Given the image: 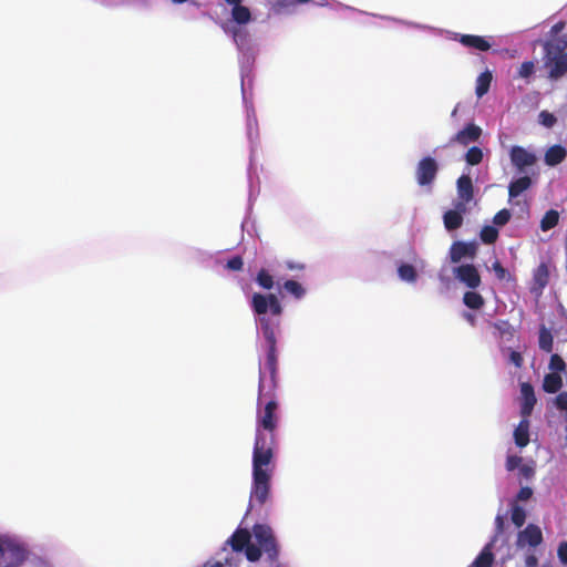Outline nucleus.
<instances>
[{"instance_id": "1", "label": "nucleus", "mask_w": 567, "mask_h": 567, "mask_svg": "<svg viewBox=\"0 0 567 567\" xmlns=\"http://www.w3.org/2000/svg\"><path fill=\"white\" fill-rule=\"evenodd\" d=\"M250 310L259 351L255 439H268L267 434H269V440L274 442L279 426V401L276 391L279 385L278 334L284 307L271 293H255L250 300Z\"/></svg>"}, {"instance_id": "2", "label": "nucleus", "mask_w": 567, "mask_h": 567, "mask_svg": "<svg viewBox=\"0 0 567 567\" xmlns=\"http://www.w3.org/2000/svg\"><path fill=\"white\" fill-rule=\"evenodd\" d=\"M240 75V91L243 105L246 112V135L249 143V164L247 167V181H248V199L246 206L245 218L241 223L243 231H247L251 236V230L256 233L255 220L251 219L252 209L257 197L260 194V181L257 173V166L255 163V153L258 145L259 130L256 111L252 103V90L256 78V70H250L247 74L243 71Z\"/></svg>"}, {"instance_id": "3", "label": "nucleus", "mask_w": 567, "mask_h": 567, "mask_svg": "<svg viewBox=\"0 0 567 567\" xmlns=\"http://www.w3.org/2000/svg\"><path fill=\"white\" fill-rule=\"evenodd\" d=\"M228 7V17L217 22V24L231 39L237 49L239 72L243 71L244 74H247L250 70H256V62L259 55V44L247 28L256 21V16L244 2Z\"/></svg>"}, {"instance_id": "4", "label": "nucleus", "mask_w": 567, "mask_h": 567, "mask_svg": "<svg viewBox=\"0 0 567 567\" xmlns=\"http://www.w3.org/2000/svg\"><path fill=\"white\" fill-rule=\"evenodd\" d=\"M29 561L32 567H51L50 561L33 553L25 539L12 533H0V567H22Z\"/></svg>"}, {"instance_id": "5", "label": "nucleus", "mask_w": 567, "mask_h": 567, "mask_svg": "<svg viewBox=\"0 0 567 567\" xmlns=\"http://www.w3.org/2000/svg\"><path fill=\"white\" fill-rule=\"evenodd\" d=\"M379 18L388 21H393L395 23H400L406 25L409 28H414L417 30L430 31L439 35L445 34L449 40L456 41L464 48L468 49L472 53H481L487 52L493 47V38L488 35H478V34H470V33H458L454 31H450L446 29L435 28L429 24H423L414 21L403 20L399 18H394L391 16H378Z\"/></svg>"}, {"instance_id": "6", "label": "nucleus", "mask_w": 567, "mask_h": 567, "mask_svg": "<svg viewBox=\"0 0 567 567\" xmlns=\"http://www.w3.org/2000/svg\"><path fill=\"white\" fill-rule=\"evenodd\" d=\"M544 544V535L540 526L536 523H527L518 528L514 546L516 550L524 551L525 567H538L539 555L537 548Z\"/></svg>"}, {"instance_id": "7", "label": "nucleus", "mask_w": 567, "mask_h": 567, "mask_svg": "<svg viewBox=\"0 0 567 567\" xmlns=\"http://www.w3.org/2000/svg\"><path fill=\"white\" fill-rule=\"evenodd\" d=\"M276 468V440L255 439L251 455V474L274 476Z\"/></svg>"}, {"instance_id": "8", "label": "nucleus", "mask_w": 567, "mask_h": 567, "mask_svg": "<svg viewBox=\"0 0 567 567\" xmlns=\"http://www.w3.org/2000/svg\"><path fill=\"white\" fill-rule=\"evenodd\" d=\"M252 535L256 544L262 547L268 560L270 563L278 561L280 546L272 528L266 523H255L252 526Z\"/></svg>"}, {"instance_id": "9", "label": "nucleus", "mask_w": 567, "mask_h": 567, "mask_svg": "<svg viewBox=\"0 0 567 567\" xmlns=\"http://www.w3.org/2000/svg\"><path fill=\"white\" fill-rule=\"evenodd\" d=\"M272 477L270 475L251 474L250 496L247 512L254 504L264 506L271 497Z\"/></svg>"}, {"instance_id": "10", "label": "nucleus", "mask_w": 567, "mask_h": 567, "mask_svg": "<svg viewBox=\"0 0 567 567\" xmlns=\"http://www.w3.org/2000/svg\"><path fill=\"white\" fill-rule=\"evenodd\" d=\"M440 172L436 157L427 154L420 158L415 168V179L421 187H432Z\"/></svg>"}, {"instance_id": "11", "label": "nucleus", "mask_w": 567, "mask_h": 567, "mask_svg": "<svg viewBox=\"0 0 567 567\" xmlns=\"http://www.w3.org/2000/svg\"><path fill=\"white\" fill-rule=\"evenodd\" d=\"M480 243L476 239L461 240L456 239L452 243L447 258L451 264L460 265L462 260L473 261L478 254Z\"/></svg>"}, {"instance_id": "12", "label": "nucleus", "mask_w": 567, "mask_h": 567, "mask_svg": "<svg viewBox=\"0 0 567 567\" xmlns=\"http://www.w3.org/2000/svg\"><path fill=\"white\" fill-rule=\"evenodd\" d=\"M452 274L456 281L471 290H476L482 284L478 267L473 262H463L454 266Z\"/></svg>"}, {"instance_id": "13", "label": "nucleus", "mask_w": 567, "mask_h": 567, "mask_svg": "<svg viewBox=\"0 0 567 567\" xmlns=\"http://www.w3.org/2000/svg\"><path fill=\"white\" fill-rule=\"evenodd\" d=\"M482 135L483 128L477 125L473 118H471L464 123L462 128L450 137L446 146L456 144L461 146H468L472 143L480 142Z\"/></svg>"}, {"instance_id": "14", "label": "nucleus", "mask_w": 567, "mask_h": 567, "mask_svg": "<svg viewBox=\"0 0 567 567\" xmlns=\"http://www.w3.org/2000/svg\"><path fill=\"white\" fill-rule=\"evenodd\" d=\"M508 157L513 167H537L536 152L524 146L513 145L508 151Z\"/></svg>"}, {"instance_id": "15", "label": "nucleus", "mask_w": 567, "mask_h": 567, "mask_svg": "<svg viewBox=\"0 0 567 567\" xmlns=\"http://www.w3.org/2000/svg\"><path fill=\"white\" fill-rule=\"evenodd\" d=\"M551 265L549 261L542 260L539 265L533 270V285L530 292L539 296L547 287L550 278Z\"/></svg>"}, {"instance_id": "16", "label": "nucleus", "mask_w": 567, "mask_h": 567, "mask_svg": "<svg viewBox=\"0 0 567 567\" xmlns=\"http://www.w3.org/2000/svg\"><path fill=\"white\" fill-rule=\"evenodd\" d=\"M502 506L499 507L495 519H494V533L489 537L488 542L496 545L497 542L502 540V546H505L509 542V520H508V513H502L501 512Z\"/></svg>"}, {"instance_id": "17", "label": "nucleus", "mask_w": 567, "mask_h": 567, "mask_svg": "<svg viewBox=\"0 0 567 567\" xmlns=\"http://www.w3.org/2000/svg\"><path fill=\"white\" fill-rule=\"evenodd\" d=\"M456 193L460 198L474 199L475 188L473 186V169L464 167L461 176L456 179Z\"/></svg>"}, {"instance_id": "18", "label": "nucleus", "mask_w": 567, "mask_h": 567, "mask_svg": "<svg viewBox=\"0 0 567 567\" xmlns=\"http://www.w3.org/2000/svg\"><path fill=\"white\" fill-rule=\"evenodd\" d=\"M254 281L256 282L257 286H259L261 289L264 290H267V292H262L264 295H268V293H271L274 296H276L280 302H282L281 300V297H279L277 293H274L271 292V290L274 288H277L278 289V285H280L279 282H276L275 281V277L272 276V274L266 269V268H260L255 278H254ZM256 292H252L249 297V300H248V305L250 306V300H251V297L255 295ZM284 305V303H281ZM285 308V306H282Z\"/></svg>"}, {"instance_id": "19", "label": "nucleus", "mask_w": 567, "mask_h": 567, "mask_svg": "<svg viewBox=\"0 0 567 567\" xmlns=\"http://www.w3.org/2000/svg\"><path fill=\"white\" fill-rule=\"evenodd\" d=\"M567 157V147L561 143H556L547 147L543 162L548 167H557Z\"/></svg>"}, {"instance_id": "20", "label": "nucleus", "mask_w": 567, "mask_h": 567, "mask_svg": "<svg viewBox=\"0 0 567 567\" xmlns=\"http://www.w3.org/2000/svg\"><path fill=\"white\" fill-rule=\"evenodd\" d=\"M536 183L534 181L522 178L513 175L511 178L507 190H508V203L513 204V200L520 197L525 192L530 189Z\"/></svg>"}, {"instance_id": "21", "label": "nucleus", "mask_w": 567, "mask_h": 567, "mask_svg": "<svg viewBox=\"0 0 567 567\" xmlns=\"http://www.w3.org/2000/svg\"><path fill=\"white\" fill-rule=\"evenodd\" d=\"M250 539V532L248 527L243 528L241 524L233 532V534L227 538L221 547V551H226L227 547L231 548V554H234V547L237 546H247Z\"/></svg>"}, {"instance_id": "22", "label": "nucleus", "mask_w": 567, "mask_h": 567, "mask_svg": "<svg viewBox=\"0 0 567 567\" xmlns=\"http://www.w3.org/2000/svg\"><path fill=\"white\" fill-rule=\"evenodd\" d=\"M545 69H547V78L553 82L564 78L567 74V50L558 55Z\"/></svg>"}, {"instance_id": "23", "label": "nucleus", "mask_w": 567, "mask_h": 567, "mask_svg": "<svg viewBox=\"0 0 567 567\" xmlns=\"http://www.w3.org/2000/svg\"><path fill=\"white\" fill-rule=\"evenodd\" d=\"M296 4H307L312 2L317 7H326L336 12H355L363 13L351 6L344 4L338 0H295ZM367 14V12H364Z\"/></svg>"}, {"instance_id": "24", "label": "nucleus", "mask_w": 567, "mask_h": 567, "mask_svg": "<svg viewBox=\"0 0 567 567\" xmlns=\"http://www.w3.org/2000/svg\"><path fill=\"white\" fill-rule=\"evenodd\" d=\"M442 219L447 234L455 237L457 235V230L463 226L465 217L460 213L454 212L452 208H447L443 213Z\"/></svg>"}, {"instance_id": "25", "label": "nucleus", "mask_w": 567, "mask_h": 567, "mask_svg": "<svg viewBox=\"0 0 567 567\" xmlns=\"http://www.w3.org/2000/svg\"><path fill=\"white\" fill-rule=\"evenodd\" d=\"M506 513H508L511 523L517 529L522 528L526 525V520L528 517V511L524 506L517 504V502H515V499H511L508 502V511Z\"/></svg>"}, {"instance_id": "26", "label": "nucleus", "mask_w": 567, "mask_h": 567, "mask_svg": "<svg viewBox=\"0 0 567 567\" xmlns=\"http://www.w3.org/2000/svg\"><path fill=\"white\" fill-rule=\"evenodd\" d=\"M396 275L399 279L406 284H415L419 279V271L416 267L409 262L403 260H396Z\"/></svg>"}, {"instance_id": "27", "label": "nucleus", "mask_w": 567, "mask_h": 567, "mask_svg": "<svg viewBox=\"0 0 567 567\" xmlns=\"http://www.w3.org/2000/svg\"><path fill=\"white\" fill-rule=\"evenodd\" d=\"M496 545L487 542L480 550L474 560L470 564L471 567H492L495 560L494 548Z\"/></svg>"}, {"instance_id": "28", "label": "nucleus", "mask_w": 567, "mask_h": 567, "mask_svg": "<svg viewBox=\"0 0 567 567\" xmlns=\"http://www.w3.org/2000/svg\"><path fill=\"white\" fill-rule=\"evenodd\" d=\"M280 290H285L296 300H301L307 295L306 287L293 278L286 279L282 285H278V291Z\"/></svg>"}, {"instance_id": "29", "label": "nucleus", "mask_w": 567, "mask_h": 567, "mask_svg": "<svg viewBox=\"0 0 567 567\" xmlns=\"http://www.w3.org/2000/svg\"><path fill=\"white\" fill-rule=\"evenodd\" d=\"M564 386V377L556 373H546L543 379L542 390L548 394H557Z\"/></svg>"}, {"instance_id": "30", "label": "nucleus", "mask_w": 567, "mask_h": 567, "mask_svg": "<svg viewBox=\"0 0 567 567\" xmlns=\"http://www.w3.org/2000/svg\"><path fill=\"white\" fill-rule=\"evenodd\" d=\"M493 81V72L489 69H485L478 74L475 82V95L477 99L485 96L489 90Z\"/></svg>"}, {"instance_id": "31", "label": "nucleus", "mask_w": 567, "mask_h": 567, "mask_svg": "<svg viewBox=\"0 0 567 567\" xmlns=\"http://www.w3.org/2000/svg\"><path fill=\"white\" fill-rule=\"evenodd\" d=\"M514 443L517 447L524 449L529 443V421L523 419L513 431Z\"/></svg>"}, {"instance_id": "32", "label": "nucleus", "mask_w": 567, "mask_h": 567, "mask_svg": "<svg viewBox=\"0 0 567 567\" xmlns=\"http://www.w3.org/2000/svg\"><path fill=\"white\" fill-rule=\"evenodd\" d=\"M554 338L551 328H547L545 323H540L538 328V348L546 353H551L554 349Z\"/></svg>"}, {"instance_id": "33", "label": "nucleus", "mask_w": 567, "mask_h": 567, "mask_svg": "<svg viewBox=\"0 0 567 567\" xmlns=\"http://www.w3.org/2000/svg\"><path fill=\"white\" fill-rule=\"evenodd\" d=\"M239 554H244L246 559L250 563H258L265 551L259 545L248 544L247 546L234 547V555L239 556Z\"/></svg>"}, {"instance_id": "34", "label": "nucleus", "mask_w": 567, "mask_h": 567, "mask_svg": "<svg viewBox=\"0 0 567 567\" xmlns=\"http://www.w3.org/2000/svg\"><path fill=\"white\" fill-rule=\"evenodd\" d=\"M488 270L493 271L496 279L499 281H505L511 285V287H515L517 285V279L514 275L509 272V270L502 266L498 259H495L492 262L491 268Z\"/></svg>"}, {"instance_id": "35", "label": "nucleus", "mask_w": 567, "mask_h": 567, "mask_svg": "<svg viewBox=\"0 0 567 567\" xmlns=\"http://www.w3.org/2000/svg\"><path fill=\"white\" fill-rule=\"evenodd\" d=\"M560 221V213L555 208L545 212L539 221V229L544 233L554 229Z\"/></svg>"}, {"instance_id": "36", "label": "nucleus", "mask_w": 567, "mask_h": 567, "mask_svg": "<svg viewBox=\"0 0 567 567\" xmlns=\"http://www.w3.org/2000/svg\"><path fill=\"white\" fill-rule=\"evenodd\" d=\"M536 63L534 60L524 61L516 71L515 79H522L526 84H530L535 80Z\"/></svg>"}, {"instance_id": "37", "label": "nucleus", "mask_w": 567, "mask_h": 567, "mask_svg": "<svg viewBox=\"0 0 567 567\" xmlns=\"http://www.w3.org/2000/svg\"><path fill=\"white\" fill-rule=\"evenodd\" d=\"M463 303L470 310L478 311L485 306V299L478 291L470 289L463 295Z\"/></svg>"}, {"instance_id": "38", "label": "nucleus", "mask_w": 567, "mask_h": 567, "mask_svg": "<svg viewBox=\"0 0 567 567\" xmlns=\"http://www.w3.org/2000/svg\"><path fill=\"white\" fill-rule=\"evenodd\" d=\"M543 48V62L544 68L550 64L558 55L561 54L558 47L548 38L546 40H539Z\"/></svg>"}, {"instance_id": "39", "label": "nucleus", "mask_w": 567, "mask_h": 567, "mask_svg": "<svg viewBox=\"0 0 567 567\" xmlns=\"http://www.w3.org/2000/svg\"><path fill=\"white\" fill-rule=\"evenodd\" d=\"M483 148L478 145H472L464 154L465 167L472 168L483 161Z\"/></svg>"}, {"instance_id": "40", "label": "nucleus", "mask_w": 567, "mask_h": 567, "mask_svg": "<svg viewBox=\"0 0 567 567\" xmlns=\"http://www.w3.org/2000/svg\"><path fill=\"white\" fill-rule=\"evenodd\" d=\"M241 561L239 556H236L231 553H226L223 559L218 560H208L202 567H238Z\"/></svg>"}, {"instance_id": "41", "label": "nucleus", "mask_w": 567, "mask_h": 567, "mask_svg": "<svg viewBox=\"0 0 567 567\" xmlns=\"http://www.w3.org/2000/svg\"><path fill=\"white\" fill-rule=\"evenodd\" d=\"M478 236L483 244H492L498 238L499 229L494 224H485L482 226Z\"/></svg>"}, {"instance_id": "42", "label": "nucleus", "mask_w": 567, "mask_h": 567, "mask_svg": "<svg viewBox=\"0 0 567 567\" xmlns=\"http://www.w3.org/2000/svg\"><path fill=\"white\" fill-rule=\"evenodd\" d=\"M522 392V409H533L536 403V395L532 385L524 383L520 389Z\"/></svg>"}, {"instance_id": "43", "label": "nucleus", "mask_w": 567, "mask_h": 567, "mask_svg": "<svg viewBox=\"0 0 567 567\" xmlns=\"http://www.w3.org/2000/svg\"><path fill=\"white\" fill-rule=\"evenodd\" d=\"M537 123L547 130H551L558 123V117L555 113L543 110L537 115Z\"/></svg>"}, {"instance_id": "44", "label": "nucleus", "mask_w": 567, "mask_h": 567, "mask_svg": "<svg viewBox=\"0 0 567 567\" xmlns=\"http://www.w3.org/2000/svg\"><path fill=\"white\" fill-rule=\"evenodd\" d=\"M548 369L550 370L549 373H556L563 377L567 373V364L563 357H560L557 353L551 354L548 363Z\"/></svg>"}, {"instance_id": "45", "label": "nucleus", "mask_w": 567, "mask_h": 567, "mask_svg": "<svg viewBox=\"0 0 567 567\" xmlns=\"http://www.w3.org/2000/svg\"><path fill=\"white\" fill-rule=\"evenodd\" d=\"M553 408L558 410L567 421V391H560L550 400Z\"/></svg>"}, {"instance_id": "46", "label": "nucleus", "mask_w": 567, "mask_h": 567, "mask_svg": "<svg viewBox=\"0 0 567 567\" xmlns=\"http://www.w3.org/2000/svg\"><path fill=\"white\" fill-rule=\"evenodd\" d=\"M512 216L513 212L511 208H502L494 215L492 224H494L498 229H501L511 221Z\"/></svg>"}, {"instance_id": "47", "label": "nucleus", "mask_w": 567, "mask_h": 567, "mask_svg": "<svg viewBox=\"0 0 567 567\" xmlns=\"http://www.w3.org/2000/svg\"><path fill=\"white\" fill-rule=\"evenodd\" d=\"M215 254L214 252H210L208 250H204V249H200V248H194L192 250V257L193 259L204 266V267H208L209 262L212 261V259L214 258Z\"/></svg>"}, {"instance_id": "48", "label": "nucleus", "mask_w": 567, "mask_h": 567, "mask_svg": "<svg viewBox=\"0 0 567 567\" xmlns=\"http://www.w3.org/2000/svg\"><path fill=\"white\" fill-rule=\"evenodd\" d=\"M514 168V175L515 176H518V177H522V178H527V179H530V181H534L535 183H537L538 181V177H539V172L537 169V167H513Z\"/></svg>"}, {"instance_id": "49", "label": "nucleus", "mask_w": 567, "mask_h": 567, "mask_svg": "<svg viewBox=\"0 0 567 567\" xmlns=\"http://www.w3.org/2000/svg\"><path fill=\"white\" fill-rule=\"evenodd\" d=\"M245 261L240 255H234L229 257L224 265L225 269L235 272L243 271Z\"/></svg>"}, {"instance_id": "50", "label": "nucleus", "mask_w": 567, "mask_h": 567, "mask_svg": "<svg viewBox=\"0 0 567 567\" xmlns=\"http://www.w3.org/2000/svg\"><path fill=\"white\" fill-rule=\"evenodd\" d=\"M493 328L497 331V334L503 338L506 334L512 336L514 332L513 326L509 323L508 320H496L492 323Z\"/></svg>"}, {"instance_id": "51", "label": "nucleus", "mask_w": 567, "mask_h": 567, "mask_svg": "<svg viewBox=\"0 0 567 567\" xmlns=\"http://www.w3.org/2000/svg\"><path fill=\"white\" fill-rule=\"evenodd\" d=\"M296 4L295 0H272L271 11L275 14H282L288 12L290 7Z\"/></svg>"}, {"instance_id": "52", "label": "nucleus", "mask_w": 567, "mask_h": 567, "mask_svg": "<svg viewBox=\"0 0 567 567\" xmlns=\"http://www.w3.org/2000/svg\"><path fill=\"white\" fill-rule=\"evenodd\" d=\"M473 199H463V198H460L457 196L456 199H454L452 202V209L454 212H457L460 213L462 216H466V214L468 213L470 208H468V204L472 202Z\"/></svg>"}, {"instance_id": "53", "label": "nucleus", "mask_w": 567, "mask_h": 567, "mask_svg": "<svg viewBox=\"0 0 567 567\" xmlns=\"http://www.w3.org/2000/svg\"><path fill=\"white\" fill-rule=\"evenodd\" d=\"M534 494V489L533 487L530 486H520V488L518 489V492L516 493L515 497L513 499L516 501H522V502H525V501H528L529 498H532Z\"/></svg>"}, {"instance_id": "54", "label": "nucleus", "mask_w": 567, "mask_h": 567, "mask_svg": "<svg viewBox=\"0 0 567 567\" xmlns=\"http://www.w3.org/2000/svg\"><path fill=\"white\" fill-rule=\"evenodd\" d=\"M393 258V254L389 251H371L369 254L368 260L373 262H381L382 260H391Z\"/></svg>"}, {"instance_id": "55", "label": "nucleus", "mask_w": 567, "mask_h": 567, "mask_svg": "<svg viewBox=\"0 0 567 567\" xmlns=\"http://www.w3.org/2000/svg\"><path fill=\"white\" fill-rule=\"evenodd\" d=\"M557 558L563 566H567V540H560L557 546Z\"/></svg>"}, {"instance_id": "56", "label": "nucleus", "mask_w": 567, "mask_h": 567, "mask_svg": "<svg viewBox=\"0 0 567 567\" xmlns=\"http://www.w3.org/2000/svg\"><path fill=\"white\" fill-rule=\"evenodd\" d=\"M522 464V457L507 454L505 467L508 472H513Z\"/></svg>"}, {"instance_id": "57", "label": "nucleus", "mask_w": 567, "mask_h": 567, "mask_svg": "<svg viewBox=\"0 0 567 567\" xmlns=\"http://www.w3.org/2000/svg\"><path fill=\"white\" fill-rule=\"evenodd\" d=\"M439 281L442 285L443 290L449 291L453 285L452 278L445 274L444 269H441L437 274Z\"/></svg>"}, {"instance_id": "58", "label": "nucleus", "mask_w": 567, "mask_h": 567, "mask_svg": "<svg viewBox=\"0 0 567 567\" xmlns=\"http://www.w3.org/2000/svg\"><path fill=\"white\" fill-rule=\"evenodd\" d=\"M508 361L514 364L516 368H520L524 363V358L520 352L511 350L508 355Z\"/></svg>"}, {"instance_id": "59", "label": "nucleus", "mask_w": 567, "mask_h": 567, "mask_svg": "<svg viewBox=\"0 0 567 567\" xmlns=\"http://www.w3.org/2000/svg\"><path fill=\"white\" fill-rule=\"evenodd\" d=\"M549 39L558 47L561 53L567 49V37L566 35H551Z\"/></svg>"}, {"instance_id": "60", "label": "nucleus", "mask_w": 567, "mask_h": 567, "mask_svg": "<svg viewBox=\"0 0 567 567\" xmlns=\"http://www.w3.org/2000/svg\"><path fill=\"white\" fill-rule=\"evenodd\" d=\"M461 316L470 326L475 327L477 324L476 311L463 310Z\"/></svg>"}, {"instance_id": "61", "label": "nucleus", "mask_w": 567, "mask_h": 567, "mask_svg": "<svg viewBox=\"0 0 567 567\" xmlns=\"http://www.w3.org/2000/svg\"><path fill=\"white\" fill-rule=\"evenodd\" d=\"M285 265H286V268L288 270H291V271H293V270H303L306 268L305 264L297 262V261H293V260H287L285 262Z\"/></svg>"}, {"instance_id": "62", "label": "nucleus", "mask_w": 567, "mask_h": 567, "mask_svg": "<svg viewBox=\"0 0 567 567\" xmlns=\"http://www.w3.org/2000/svg\"><path fill=\"white\" fill-rule=\"evenodd\" d=\"M564 29H565V22H564V21H558V22H556V23L551 27V29H550V31H549V34H550L549 37H551V35H558V33H560Z\"/></svg>"}, {"instance_id": "63", "label": "nucleus", "mask_w": 567, "mask_h": 567, "mask_svg": "<svg viewBox=\"0 0 567 567\" xmlns=\"http://www.w3.org/2000/svg\"><path fill=\"white\" fill-rule=\"evenodd\" d=\"M515 205L519 206L520 208V212L527 216H529V212H530V206L527 202H516Z\"/></svg>"}, {"instance_id": "64", "label": "nucleus", "mask_w": 567, "mask_h": 567, "mask_svg": "<svg viewBox=\"0 0 567 567\" xmlns=\"http://www.w3.org/2000/svg\"><path fill=\"white\" fill-rule=\"evenodd\" d=\"M461 106H462V103H461V102H458V103H456V105H455V106H454V109L452 110V112H451V120H452L453 122H455V121L457 120V114H458V112H460V110H461Z\"/></svg>"}]
</instances>
